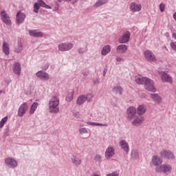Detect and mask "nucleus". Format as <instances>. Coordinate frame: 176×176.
Returning <instances> with one entry per match:
<instances>
[{"mask_svg": "<svg viewBox=\"0 0 176 176\" xmlns=\"http://www.w3.org/2000/svg\"><path fill=\"white\" fill-rule=\"evenodd\" d=\"M60 104V100L58 99L57 97L54 96L49 102V109L51 113H58L60 111L58 108V104Z\"/></svg>", "mask_w": 176, "mask_h": 176, "instance_id": "nucleus-1", "label": "nucleus"}, {"mask_svg": "<svg viewBox=\"0 0 176 176\" xmlns=\"http://www.w3.org/2000/svg\"><path fill=\"white\" fill-rule=\"evenodd\" d=\"M144 85V89L148 90V91H151L152 93L156 92V88H155V82H153V80L147 78Z\"/></svg>", "mask_w": 176, "mask_h": 176, "instance_id": "nucleus-2", "label": "nucleus"}, {"mask_svg": "<svg viewBox=\"0 0 176 176\" xmlns=\"http://www.w3.org/2000/svg\"><path fill=\"white\" fill-rule=\"evenodd\" d=\"M90 98H93V94H88L87 96L85 95L80 96L77 99V104L78 105H82V104H84L87 100V101H90Z\"/></svg>", "mask_w": 176, "mask_h": 176, "instance_id": "nucleus-3", "label": "nucleus"}, {"mask_svg": "<svg viewBox=\"0 0 176 176\" xmlns=\"http://www.w3.org/2000/svg\"><path fill=\"white\" fill-rule=\"evenodd\" d=\"M144 57L147 61H151L152 63H155L156 61V56H155V54L151 52L149 50H146L144 52Z\"/></svg>", "mask_w": 176, "mask_h": 176, "instance_id": "nucleus-4", "label": "nucleus"}, {"mask_svg": "<svg viewBox=\"0 0 176 176\" xmlns=\"http://www.w3.org/2000/svg\"><path fill=\"white\" fill-rule=\"evenodd\" d=\"M157 173H170L171 171V166L163 164L156 168Z\"/></svg>", "mask_w": 176, "mask_h": 176, "instance_id": "nucleus-5", "label": "nucleus"}, {"mask_svg": "<svg viewBox=\"0 0 176 176\" xmlns=\"http://www.w3.org/2000/svg\"><path fill=\"white\" fill-rule=\"evenodd\" d=\"M159 74L161 76L162 82H166L168 83H173V78L167 73L164 72H159Z\"/></svg>", "mask_w": 176, "mask_h": 176, "instance_id": "nucleus-6", "label": "nucleus"}, {"mask_svg": "<svg viewBox=\"0 0 176 176\" xmlns=\"http://www.w3.org/2000/svg\"><path fill=\"white\" fill-rule=\"evenodd\" d=\"M1 17L2 21L5 23V24H7V25H10L12 24V21H10V17H9V15H8V13L5 10H2L1 12Z\"/></svg>", "mask_w": 176, "mask_h": 176, "instance_id": "nucleus-7", "label": "nucleus"}, {"mask_svg": "<svg viewBox=\"0 0 176 176\" xmlns=\"http://www.w3.org/2000/svg\"><path fill=\"white\" fill-rule=\"evenodd\" d=\"M72 47H74V45L71 43H62L58 45V50L60 52H67L68 50H71Z\"/></svg>", "mask_w": 176, "mask_h": 176, "instance_id": "nucleus-8", "label": "nucleus"}, {"mask_svg": "<svg viewBox=\"0 0 176 176\" xmlns=\"http://www.w3.org/2000/svg\"><path fill=\"white\" fill-rule=\"evenodd\" d=\"M6 164L9 167H11L12 168H14L15 167H17V161L14 160V158L8 157L6 158L5 160Z\"/></svg>", "mask_w": 176, "mask_h": 176, "instance_id": "nucleus-9", "label": "nucleus"}, {"mask_svg": "<svg viewBox=\"0 0 176 176\" xmlns=\"http://www.w3.org/2000/svg\"><path fill=\"white\" fill-rule=\"evenodd\" d=\"M28 109V104H27V102H25L23 104H22L19 109L18 111V116H24V114L25 113V112H27V110Z\"/></svg>", "mask_w": 176, "mask_h": 176, "instance_id": "nucleus-10", "label": "nucleus"}, {"mask_svg": "<svg viewBox=\"0 0 176 176\" xmlns=\"http://www.w3.org/2000/svg\"><path fill=\"white\" fill-rule=\"evenodd\" d=\"M115 155V148L112 146H109L106 149L104 156L106 159H111Z\"/></svg>", "mask_w": 176, "mask_h": 176, "instance_id": "nucleus-11", "label": "nucleus"}, {"mask_svg": "<svg viewBox=\"0 0 176 176\" xmlns=\"http://www.w3.org/2000/svg\"><path fill=\"white\" fill-rule=\"evenodd\" d=\"M129 8L133 12H135L141 11V9H142V6H141L140 3H131Z\"/></svg>", "mask_w": 176, "mask_h": 176, "instance_id": "nucleus-12", "label": "nucleus"}, {"mask_svg": "<svg viewBox=\"0 0 176 176\" xmlns=\"http://www.w3.org/2000/svg\"><path fill=\"white\" fill-rule=\"evenodd\" d=\"M160 155L162 157H165V159H174L175 157L171 151L166 150L161 151Z\"/></svg>", "mask_w": 176, "mask_h": 176, "instance_id": "nucleus-13", "label": "nucleus"}, {"mask_svg": "<svg viewBox=\"0 0 176 176\" xmlns=\"http://www.w3.org/2000/svg\"><path fill=\"white\" fill-rule=\"evenodd\" d=\"M126 113L129 119H134V116L137 113V110L135 107H131L127 109Z\"/></svg>", "mask_w": 176, "mask_h": 176, "instance_id": "nucleus-14", "label": "nucleus"}, {"mask_svg": "<svg viewBox=\"0 0 176 176\" xmlns=\"http://www.w3.org/2000/svg\"><path fill=\"white\" fill-rule=\"evenodd\" d=\"M130 41V32H126L119 39L120 43H127Z\"/></svg>", "mask_w": 176, "mask_h": 176, "instance_id": "nucleus-15", "label": "nucleus"}, {"mask_svg": "<svg viewBox=\"0 0 176 176\" xmlns=\"http://www.w3.org/2000/svg\"><path fill=\"white\" fill-rule=\"evenodd\" d=\"M12 71L16 75L20 76L21 74V66L20 65V63H14L12 66Z\"/></svg>", "mask_w": 176, "mask_h": 176, "instance_id": "nucleus-16", "label": "nucleus"}, {"mask_svg": "<svg viewBox=\"0 0 176 176\" xmlns=\"http://www.w3.org/2000/svg\"><path fill=\"white\" fill-rule=\"evenodd\" d=\"M147 78H148V77H144L141 75H138L135 76V82L138 85H144Z\"/></svg>", "mask_w": 176, "mask_h": 176, "instance_id": "nucleus-17", "label": "nucleus"}, {"mask_svg": "<svg viewBox=\"0 0 176 176\" xmlns=\"http://www.w3.org/2000/svg\"><path fill=\"white\" fill-rule=\"evenodd\" d=\"M24 20H25V15L24 13L21 12H18L16 14V21L18 24H21V23H24Z\"/></svg>", "mask_w": 176, "mask_h": 176, "instance_id": "nucleus-18", "label": "nucleus"}, {"mask_svg": "<svg viewBox=\"0 0 176 176\" xmlns=\"http://www.w3.org/2000/svg\"><path fill=\"white\" fill-rule=\"evenodd\" d=\"M36 76L38 78H40V79H44L45 80H49V74H47L45 72H43L42 71H39L36 74Z\"/></svg>", "mask_w": 176, "mask_h": 176, "instance_id": "nucleus-19", "label": "nucleus"}, {"mask_svg": "<svg viewBox=\"0 0 176 176\" xmlns=\"http://www.w3.org/2000/svg\"><path fill=\"white\" fill-rule=\"evenodd\" d=\"M144 122V117L140 116L137 117L133 122L132 124L133 126H140L142 124V122Z\"/></svg>", "mask_w": 176, "mask_h": 176, "instance_id": "nucleus-20", "label": "nucleus"}, {"mask_svg": "<svg viewBox=\"0 0 176 176\" xmlns=\"http://www.w3.org/2000/svg\"><path fill=\"white\" fill-rule=\"evenodd\" d=\"M163 163V160L162 158L157 157V155H154L152 158V164L153 166H159V164H162Z\"/></svg>", "mask_w": 176, "mask_h": 176, "instance_id": "nucleus-21", "label": "nucleus"}, {"mask_svg": "<svg viewBox=\"0 0 176 176\" xmlns=\"http://www.w3.org/2000/svg\"><path fill=\"white\" fill-rule=\"evenodd\" d=\"M120 146H121L122 149L126 153H128L129 148V144L125 140H121L120 142Z\"/></svg>", "mask_w": 176, "mask_h": 176, "instance_id": "nucleus-22", "label": "nucleus"}, {"mask_svg": "<svg viewBox=\"0 0 176 176\" xmlns=\"http://www.w3.org/2000/svg\"><path fill=\"white\" fill-rule=\"evenodd\" d=\"M3 52L4 53V54H6V56H9L10 53V48L9 47V44L6 42H3Z\"/></svg>", "mask_w": 176, "mask_h": 176, "instance_id": "nucleus-23", "label": "nucleus"}, {"mask_svg": "<svg viewBox=\"0 0 176 176\" xmlns=\"http://www.w3.org/2000/svg\"><path fill=\"white\" fill-rule=\"evenodd\" d=\"M116 50L118 53H126V52H127V45L124 44L120 45L117 47Z\"/></svg>", "mask_w": 176, "mask_h": 176, "instance_id": "nucleus-24", "label": "nucleus"}, {"mask_svg": "<svg viewBox=\"0 0 176 176\" xmlns=\"http://www.w3.org/2000/svg\"><path fill=\"white\" fill-rule=\"evenodd\" d=\"M151 98L157 104H161V102H162V98H160V96H159V95H157V94H151Z\"/></svg>", "mask_w": 176, "mask_h": 176, "instance_id": "nucleus-25", "label": "nucleus"}, {"mask_svg": "<svg viewBox=\"0 0 176 176\" xmlns=\"http://www.w3.org/2000/svg\"><path fill=\"white\" fill-rule=\"evenodd\" d=\"M29 34L30 36H34V38L43 36V33H42V32H36V30H30Z\"/></svg>", "mask_w": 176, "mask_h": 176, "instance_id": "nucleus-26", "label": "nucleus"}, {"mask_svg": "<svg viewBox=\"0 0 176 176\" xmlns=\"http://www.w3.org/2000/svg\"><path fill=\"white\" fill-rule=\"evenodd\" d=\"M72 160L74 164H76V166H79V164L82 163V160L80 159V155L73 156V157L72 158Z\"/></svg>", "mask_w": 176, "mask_h": 176, "instance_id": "nucleus-27", "label": "nucleus"}, {"mask_svg": "<svg viewBox=\"0 0 176 176\" xmlns=\"http://www.w3.org/2000/svg\"><path fill=\"white\" fill-rule=\"evenodd\" d=\"M138 115L141 116V115H144L145 112H146V107L144 104H141L138 107V111H137Z\"/></svg>", "mask_w": 176, "mask_h": 176, "instance_id": "nucleus-28", "label": "nucleus"}, {"mask_svg": "<svg viewBox=\"0 0 176 176\" xmlns=\"http://www.w3.org/2000/svg\"><path fill=\"white\" fill-rule=\"evenodd\" d=\"M111 52V45H105L102 50V56H107Z\"/></svg>", "mask_w": 176, "mask_h": 176, "instance_id": "nucleus-29", "label": "nucleus"}, {"mask_svg": "<svg viewBox=\"0 0 176 176\" xmlns=\"http://www.w3.org/2000/svg\"><path fill=\"white\" fill-rule=\"evenodd\" d=\"M112 91L114 94H122V93H123V89L122 87L116 86L113 88Z\"/></svg>", "mask_w": 176, "mask_h": 176, "instance_id": "nucleus-30", "label": "nucleus"}, {"mask_svg": "<svg viewBox=\"0 0 176 176\" xmlns=\"http://www.w3.org/2000/svg\"><path fill=\"white\" fill-rule=\"evenodd\" d=\"M38 6H41L42 8H45L46 9H52L50 6H47L45 1L40 0L38 3Z\"/></svg>", "mask_w": 176, "mask_h": 176, "instance_id": "nucleus-31", "label": "nucleus"}, {"mask_svg": "<svg viewBox=\"0 0 176 176\" xmlns=\"http://www.w3.org/2000/svg\"><path fill=\"white\" fill-rule=\"evenodd\" d=\"M38 103L37 102H34L30 108V113L32 115L35 111H36V109L38 108Z\"/></svg>", "mask_w": 176, "mask_h": 176, "instance_id": "nucleus-32", "label": "nucleus"}, {"mask_svg": "<svg viewBox=\"0 0 176 176\" xmlns=\"http://www.w3.org/2000/svg\"><path fill=\"white\" fill-rule=\"evenodd\" d=\"M107 2V0H99L95 3V6L99 8V6H102V5H105Z\"/></svg>", "mask_w": 176, "mask_h": 176, "instance_id": "nucleus-33", "label": "nucleus"}, {"mask_svg": "<svg viewBox=\"0 0 176 176\" xmlns=\"http://www.w3.org/2000/svg\"><path fill=\"white\" fill-rule=\"evenodd\" d=\"M21 50H23V44L19 43L18 47L15 48L14 52L15 53H21Z\"/></svg>", "mask_w": 176, "mask_h": 176, "instance_id": "nucleus-34", "label": "nucleus"}, {"mask_svg": "<svg viewBox=\"0 0 176 176\" xmlns=\"http://www.w3.org/2000/svg\"><path fill=\"white\" fill-rule=\"evenodd\" d=\"M87 123V124H89V126H108V124H100V123H97V122H88Z\"/></svg>", "mask_w": 176, "mask_h": 176, "instance_id": "nucleus-35", "label": "nucleus"}, {"mask_svg": "<svg viewBox=\"0 0 176 176\" xmlns=\"http://www.w3.org/2000/svg\"><path fill=\"white\" fill-rule=\"evenodd\" d=\"M6 122H8V116H6L0 121V129H2V127H3Z\"/></svg>", "mask_w": 176, "mask_h": 176, "instance_id": "nucleus-36", "label": "nucleus"}, {"mask_svg": "<svg viewBox=\"0 0 176 176\" xmlns=\"http://www.w3.org/2000/svg\"><path fill=\"white\" fill-rule=\"evenodd\" d=\"M39 4L38 3H34V13H38V10H39Z\"/></svg>", "mask_w": 176, "mask_h": 176, "instance_id": "nucleus-37", "label": "nucleus"}, {"mask_svg": "<svg viewBox=\"0 0 176 176\" xmlns=\"http://www.w3.org/2000/svg\"><path fill=\"white\" fill-rule=\"evenodd\" d=\"M80 134H87L89 131H87V129L86 128H80L79 129Z\"/></svg>", "mask_w": 176, "mask_h": 176, "instance_id": "nucleus-38", "label": "nucleus"}, {"mask_svg": "<svg viewBox=\"0 0 176 176\" xmlns=\"http://www.w3.org/2000/svg\"><path fill=\"white\" fill-rule=\"evenodd\" d=\"M74 98V94L73 93H72L70 95H69V96H67V98H66V100H67V101H68L69 102H70V101H72V99Z\"/></svg>", "mask_w": 176, "mask_h": 176, "instance_id": "nucleus-39", "label": "nucleus"}, {"mask_svg": "<svg viewBox=\"0 0 176 176\" xmlns=\"http://www.w3.org/2000/svg\"><path fill=\"white\" fill-rule=\"evenodd\" d=\"M94 160H96V162H101V160H102L101 155H96L94 157Z\"/></svg>", "mask_w": 176, "mask_h": 176, "instance_id": "nucleus-40", "label": "nucleus"}, {"mask_svg": "<svg viewBox=\"0 0 176 176\" xmlns=\"http://www.w3.org/2000/svg\"><path fill=\"white\" fill-rule=\"evenodd\" d=\"M165 8H166V6H164V3H162L160 4V12H164Z\"/></svg>", "mask_w": 176, "mask_h": 176, "instance_id": "nucleus-41", "label": "nucleus"}, {"mask_svg": "<svg viewBox=\"0 0 176 176\" xmlns=\"http://www.w3.org/2000/svg\"><path fill=\"white\" fill-rule=\"evenodd\" d=\"M171 48L176 52V41L170 43Z\"/></svg>", "mask_w": 176, "mask_h": 176, "instance_id": "nucleus-42", "label": "nucleus"}, {"mask_svg": "<svg viewBox=\"0 0 176 176\" xmlns=\"http://www.w3.org/2000/svg\"><path fill=\"white\" fill-rule=\"evenodd\" d=\"M107 176H119V174L116 173H109L107 175Z\"/></svg>", "mask_w": 176, "mask_h": 176, "instance_id": "nucleus-43", "label": "nucleus"}, {"mask_svg": "<svg viewBox=\"0 0 176 176\" xmlns=\"http://www.w3.org/2000/svg\"><path fill=\"white\" fill-rule=\"evenodd\" d=\"M172 36L174 39H176V33H173Z\"/></svg>", "mask_w": 176, "mask_h": 176, "instance_id": "nucleus-44", "label": "nucleus"}, {"mask_svg": "<svg viewBox=\"0 0 176 176\" xmlns=\"http://www.w3.org/2000/svg\"><path fill=\"white\" fill-rule=\"evenodd\" d=\"M63 1H71V0H58V2H63Z\"/></svg>", "mask_w": 176, "mask_h": 176, "instance_id": "nucleus-45", "label": "nucleus"}, {"mask_svg": "<svg viewBox=\"0 0 176 176\" xmlns=\"http://www.w3.org/2000/svg\"><path fill=\"white\" fill-rule=\"evenodd\" d=\"M117 61H118V62L122 61V59L120 58H118Z\"/></svg>", "mask_w": 176, "mask_h": 176, "instance_id": "nucleus-46", "label": "nucleus"}, {"mask_svg": "<svg viewBox=\"0 0 176 176\" xmlns=\"http://www.w3.org/2000/svg\"><path fill=\"white\" fill-rule=\"evenodd\" d=\"M79 53H80V50H78Z\"/></svg>", "mask_w": 176, "mask_h": 176, "instance_id": "nucleus-47", "label": "nucleus"}, {"mask_svg": "<svg viewBox=\"0 0 176 176\" xmlns=\"http://www.w3.org/2000/svg\"><path fill=\"white\" fill-rule=\"evenodd\" d=\"M76 118H79V116H76Z\"/></svg>", "mask_w": 176, "mask_h": 176, "instance_id": "nucleus-48", "label": "nucleus"}]
</instances>
